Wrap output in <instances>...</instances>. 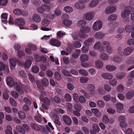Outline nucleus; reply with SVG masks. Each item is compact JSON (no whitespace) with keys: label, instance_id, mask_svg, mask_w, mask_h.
I'll list each match as a JSON object with an SVG mask.
<instances>
[{"label":"nucleus","instance_id":"obj_1","mask_svg":"<svg viewBox=\"0 0 134 134\" xmlns=\"http://www.w3.org/2000/svg\"><path fill=\"white\" fill-rule=\"evenodd\" d=\"M102 26V22L100 20H98L94 23L93 25V28L94 30L97 31L100 29Z\"/></svg>","mask_w":134,"mask_h":134},{"label":"nucleus","instance_id":"obj_2","mask_svg":"<svg viewBox=\"0 0 134 134\" xmlns=\"http://www.w3.org/2000/svg\"><path fill=\"white\" fill-rule=\"evenodd\" d=\"M74 7L77 9L82 10L85 7V4L82 2H79L75 3L74 5Z\"/></svg>","mask_w":134,"mask_h":134},{"label":"nucleus","instance_id":"obj_3","mask_svg":"<svg viewBox=\"0 0 134 134\" xmlns=\"http://www.w3.org/2000/svg\"><path fill=\"white\" fill-rule=\"evenodd\" d=\"M119 121V122L120 125L122 128L126 127L127 126V124L125 123V119L123 116H120L118 119Z\"/></svg>","mask_w":134,"mask_h":134},{"label":"nucleus","instance_id":"obj_4","mask_svg":"<svg viewBox=\"0 0 134 134\" xmlns=\"http://www.w3.org/2000/svg\"><path fill=\"white\" fill-rule=\"evenodd\" d=\"M134 50V48L131 47H127L124 49L123 53L126 55H129L133 52Z\"/></svg>","mask_w":134,"mask_h":134},{"label":"nucleus","instance_id":"obj_5","mask_svg":"<svg viewBox=\"0 0 134 134\" xmlns=\"http://www.w3.org/2000/svg\"><path fill=\"white\" fill-rule=\"evenodd\" d=\"M6 81L7 85L10 87H13L15 84L13 79L10 76L7 78Z\"/></svg>","mask_w":134,"mask_h":134},{"label":"nucleus","instance_id":"obj_6","mask_svg":"<svg viewBox=\"0 0 134 134\" xmlns=\"http://www.w3.org/2000/svg\"><path fill=\"white\" fill-rule=\"evenodd\" d=\"M94 38L93 37H90L85 40L84 42V44L86 46H90L94 43Z\"/></svg>","mask_w":134,"mask_h":134},{"label":"nucleus","instance_id":"obj_7","mask_svg":"<svg viewBox=\"0 0 134 134\" xmlns=\"http://www.w3.org/2000/svg\"><path fill=\"white\" fill-rule=\"evenodd\" d=\"M64 122L67 125H70L72 123V121L70 118L67 115H64L63 117Z\"/></svg>","mask_w":134,"mask_h":134},{"label":"nucleus","instance_id":"obj_8","mask_svg":"<svg viewBox=\"0 0 134 134\" xmlns=\"http://www.w3.org/2000/svg\"><path fill=\"white\" fill-rule=\"evenodd\" d=\"M50 43L52 45L58 47L60 46L61 45V43L60 42L55 39H52L50 40Z\"/></svg>","mask_w":134,"mask_h":134},{"label":"nucleus","instance_id":"obj_9","mask_svg":"<svg viewBox=\"0 0 134 134\" xmlns=\"http://www.w3.org/2000/svg\"><path fill=\"white\" fill-rule=\"evenodd\" d=\"M93 15L90 12L86 13L84 14L83 16V18L87 20H90L92 18Z\"/></svg>","mask_w":134,"mask_h":134},{"label":"nucleus","instance_id":"obj_10","mask_svg":"<svg viewBox=\"0 0 134 134\" xmlns=\"http://www.w3.org/2000/svg\"><path fill=\"white\" fill-rule=\"evenodd\" d=\"M116 10V8L114 7L107 8L105 10V13L107 14H110L115 12Z\"/></svg>","mask_w":134,"mask_h":134},{"label":"nucleus","instance_id":"obj_11","mask_svg":"<svg viewBox=\"0 0 134 134\" xmlns=\"http://www.w3.org/2000/svg\"><path fill=\"white\" fill-rule=\"evenodd\" d=\"M99 1L98 0H92L89 3V6L91 7H96L98 4Z\"/></svg>","mask_w":134,"mask_h":134},{"label":"nucleus","instance_id":"obj_12","mask_svg":"<svg viewBox=\"0 0 134 134\" xmlns=\"http://www.w3.org/2000/svg\"><path fill=\"white\" fill-rule=\"evenodd\" d=\"M33 20L36 23H39L41 21V19L40 16L37 14H34L32 16Z\"/></svg>","mask_w":134,"mask_h":134},{"label":"nucleus","instance_id":"obj_13","mask_svg":"<svg viewBox=\"0 0 134 134\" xmlns=\"http://www.w3.org/2000/svg\"><path fill=\"white\" fill-rule=\"evenodd\" d=\"M40 100L44 102V103H46L47 105H49L50 104V101L47 97H45L43 98L42 95H41L40 96Z\"/></svg>","mask_w":134,"mask_h":134},{"label":"nucleus","instance_id":"obj_14","mask_svg":"<svg viewBox=\"0 0 134 134\" xmlns=\"http://www.w3.org/2000/svg\"><path fill=\"white\" fill-rule=\"evenodd\" d=\"M90 30V28L87 26L83 28H81L80 29L81 32L83 33H89Z\"/></svg>","mask_w":134,"mask_h":134},{"label":"nucleus","instance_id":"obj_15","mask_svg":"<svg viewBox=\"0 0 134 134\" xmlns=\"http://www.w3.org/2000/svg\"><path fill=\"white\" fill-rule=\"evenodd\" d=\"M14 86L16 87V90L20 94H24V92L23 90L20 87L17 82H15V84Z\"/></svg>","mask_w":134,"mask_h":134},{"label":"nucleus","instance_id":"obj_16","mask_svg":"<svg viewBox=\"0 0 134 134\" xmlns=\"http://www.w3.org/2000/svg\"><path fill=\"white\" fill-rule=\"evenodd\" d=\"M63 10L67 13H70L72 12L73 9L71 6H66L64 8Z\"/></svg>","mask_w":134,"mask_h":134},{"label":"nucleus","instance_id":"obj_17","mask_svg":"<svg viewBox=\"0 0 134 134\" xmlns=\"http://www.w3.org/2000/svg\"><path fill=\"white\" fill-rule=\"evenodd\" d=\"M15 23L18 25H23L25 24L24 20L23 19H16L15 20Z\"/></svg>","mask_w":134,"mask_h":134},{"label":"nucleus","instance_id":"obj_18","mask_svg":"<svg viewBox=\"0 0 134 134\" xmlns=\"http://www.w3.org/2000/svg\"><path fill=\"white\" fill-rule=\"evenodd\" d=\"M94 36L96 38L101 39L104 37V35L103 33L98 32L95 34Z\"/></svg>","mask_w":134,"mask_h":134},{"label":"nucleus","instance_id":"obj_19","mask_svg":"<svg viewBox=\"0 0 134 134\" xmlns=\"http://www.w3.org/2000/svg\"><path fill=\"white\" fill-rule=\"evenodd\" d=\"M134 95V92L132 91H130L127 93L126 98L128 99H130Z\"/></svg>","mask_w":134,"mask_h":134},{"label":"nucleus","instance_id":"obj_20","mask_svg":"<svg viewBox=\"0 0 134 134\" xmlns=\"http://www.w3.org/2000/svg\"><path fill=\"white\" fill-rule=\"evenodd\" d=\"M102 75L103 78L107 79H110L113 78L112 75L109 73H104Z\"/></svg>","mask_w":134,"mask_h":134},{"label":"nucleus","instance_id":"obj_21","mask_svg":"<svg viewBox=\"0 0 134 134\" xmlns=\"http://www.w3.org/2000/svg\"><path fill=\"white\" fill-rule=\"evenodd\" d=\"M54 118L55 124L58 126H60V124L59 120V118L58 115L57 114H55L54 115Z\"/></svg>","mask_w":134,"mask_h":134},{"label":"nucleus","instance_id":"obj_22","mask_svg":"<svg viewBox=\"0 0 134 134\" xmlns=\"http://www.w3.org/2000/svg\"><path fill=\"white\" fill-rule=\"evenodd\" d=\"M126 7L125 8V10L124 11L121 13V16L122 18H125L129 15L130 14V11H128V10L126 9Z\"/></svg>","mask_w":134,"mask_h":134},{"label":"nucleus","instance_id":"obj_23","mask_svg":"<svg viewBox=\"0 0 134 134\" xmlns=\"http://www.w3.org/2000/svg\"><path fill=\"white\" fill-rule=\"evenodd\" d=\"M116 107L117 111L118 113H120V111L122 110L123 109V105L120 103H118L116 104Z\"/></svg>","mask_w":134,"mask_h":134},{"label":"nucleus","instance_id":"obj_24","mask_svg":"<svg viewBox=\"0 0 134 134\" xmlns=\"http://www.w3.org/2000/svg\"><path fill=\"white\" fill-rule=\"evenodd\" d=\"M105 68L108 71H113L116 69V68L115 66L110 65L106 66Z\"/></svg>","mask_w":134,"mask_h":134},{"label":"nucleus","instance_id":"obj_25","mask_svg":"<svg viewBox=\"0 0 134 134\" xmlns=\"http://www.w3.org/2000/svg\"><path fill=\"white\" fill-rule=\"evenodd\" d=\"M86 24V21L82 20H80L77 23V25L79 27H82L85 26Z\"/></svg>","mask_w":134,"mask_h":134},{"label":"nucleus","instance_id":"obj_26","mask_svg":"<svg viewBox=\"0 0 134 134\" xmlns=\"http://www.w3.org/2000/svg\"><path fill=\"white\" fill-rule=\"evenodd\" d=\"M16 129L19 132L22 134H24L25 133V131L23 128L19 125L16 127Z\"/></svg>","mask_w":134,"mask_h":134},{"label":"nucleus","instance_id":"obj_27","mask_svg":"<svg viewBox=\"0 0 134 134\" xmlns=\"http://www.w3.org/2000/svg\"><path fill=\"white\" fill-rule=\"evenodd\" d=\"M50 23V21L48 19H44L41 21V24L44 26H47Z\"/></svg>","mask_w":134,"mask_h":134},{"label":"nucleus","instance_id":"obj_28","mask_svg":"<svg viewBox=\"0 0 134 134\" xmlns=\"http://www.w3.org/2000/svg\"><path fill=\"white\" fill-rule=\"evenodd\" d=\"M88 59V57L86 54H83L80 57V60L81 62H84L87 61Z\"/></svg>","mask_w":134,"mask_h":134},{"label":"nucleus","instance_id":"obj_29","mask_svg":"<svg viewBox=\"0 0 134 134\" xmlns=\"http://www.w3.org/2000/svg\"><path fill=\"white\" fill-rule=\"evenodd\" d=\"M125 73L121 72L119 74H117L116 75V77L118 79L121 80L125 77Z\"/></svg>","mask_w":134,"mask_h":134},{"label":"nucleus","instance_id":"obj_30","mask_svg":"<svg viewBox=\"0 0 134 134\" xmlns=\"http://www.w3.org/2000/svg\"><path fill=\"white\" fill-rule=\"evenodd\" d=\"M41 81L44 86L47 87L49 84V81L46 78H44L41 80Z\"/></svg>","mask_w":134,"mask_h":134},{"label":"nucleus","instance_id":"obj_31","mask_svg":"<svg viewBox=\"0 0 134 134\" xmlns=\"http://www.w3.org/2000/svg\"><path fill=\"white\" fill-rule=\"evenodd\" d=\"M14 14L16 15H21L22 14V11L19 9H15L13 11Z\"/></svg>","mask_w":134,"mask_h":134},{"label":"nucleus","instance_id":"obj_32","mask_svg":"<svg viewBox=\"0 0 134 134\" xmlns=\"http://www.w3.org/2000/svg\"><path fill=\"white\" fill-rule=\"evenodd\" d=\"M63 24L65 26H70L72 23L71 21L69 20H64L63 21Z\"/></svg>","mask_w":134,"mask_h":134},{"label":"nucleus","instance_id":"obj_33","mask_svg":"<svg viewBox=\"0 0 134 134\" xmlns=\"http://www.w3.org/2000/svg\"><path fill=\"white\" fill-rule=\"evenodd\" d=\"M31 64V61L30 60L28 59L25 62L24 65L25 67L29 68L30 67Z\"/></svg>","mask_w":134,"mask_h":134},{"label":"nucleus","instance_id":"obj_34","mask_svg":"<svg viewBox=\"0 0 134 134\" xmlns=\"http://www.w3.org/2000/svg\"><path fill=\"white\" fill-rule=\"evenodd\" d=\"M19 117L21 119L23 120L26 117V115L25 113L22 111H19L18 112Z\"/></svg>","mask_w":134,"mask_h":134},{"label":"nucleus","instance_id":"obj_35","mask_svg":"<svg viewBox=\"0 0 134 134\" xmlns=\"http://www.w3.org/2000/svg\"><path fill=\"white\" fill-rule=\"evenodd\" d=\"M41 6L44 12L46 11L49 12L50 10V7L46 4H42Z\"/></svg>","mask_w":134,"mask_h":134},{"label":"nucleus","instance_id":"obj_36","mask_svg":"<svg viewBox=\"0 0 134 134\" xmlns=\"http://www.w3.org/2000/svg\"><path fill=\"white\" fill-rule=\"evenodd\" d=\"M36 84L37 85L38 88L41 90L44 89V87L41 82L38 81L36 80L35 81Z\"/></svg>","mask_w":134,"mask_h":134},{"label":"nucleus","instance_id":"obj_37","mask_svg":"<svg viewBox=\"0 0 134 134\" xmlns=\"http://www.w3.org/2000/svg\"><path fill=\"white\" fill-rule=\"evenodd\" d=\"M54 76L57 80L60 81L61 79V76L59 73L58 72L56 71L55 72Z\"/></svg>","mask_w":134,"mask_h":134},{"label":"nucleus","instance_id":"obj_38","mask_svg":"<svg viewBox=\"0 0 134 134\" xmlns=\"http://www.w3.org/2000/svg\"><path fill=\"white\" fill-rule=\"evenodd\" d=\"M62 74L64 76L67 77H71L72 75L70 73L66 70H63L62 71Z\"/></svg>","mask_w":134,"mask_h":134},{"label":"nucleus","instance_id":"obj_39","mask_svg":"<svg viewBox=\"0 0 134 134\" xmlns=\"http://www.w3.org/2000/svg\"><path fill=\"white\" fill-rule=\"evenodd\" d=\"M117 18V16L115 14H112L108 18V20L110 21L115 20Z\"/></svg>","mask_w":134,"mask_h":134},{"label":"nucleus","instance_id":"obj_40","mask_svg":"<svg viewBox=\"0 0 134 134\" xmlns=\"http://www.w3.org/2000/svg\"><path fill=\"white\" fill-rule=\"evenodd\" d=\"M10 64L13 67L16 66V62L15 60L13 58H10L9 60Z\"/></svg>","mask_w":134,"mask_h":134},{"label":"nucleus","instance_id":"obj_41","mask_svg":"<svg viewBox=\"0 0 134 134\" xmlns=\"http://www.w3.org/2000/svg\"><path fill=\"white\" fill-rule=\"evenodd\" d=\"M96 66L98 68H100L102 67L103 64L101 61L98 60L95 63Z\"/></svg>","mask_w":134,"mask_h":134},{"label":"nucleus","instance_id":"obj_42","mask_svg":"<svg viewBox=\"0 0 134 134\" xmlns=\"http://www.w3.org/2000/svg\"><path fill=\"white\" fill-rule=\"evenodd\" d=\"M74 108L78 112H80L81 109L82 107L81 106L80 104H76L74 105Z\"/></svg>","mask_w":134,"mask_h":134},{"label":"nucleus","instance_id":"obj_43","mask_svg":"<svg viewBox=\"0 0 134 134\" xmlns=\"http://www.w3.org/2000/svg\"><path fill=\"white\" fill-rule=\"evenodd\" d=\"M5 68L8 70V66H5L3 63L0 62V70L3 71Z\"/></svg>","mask_w":134,"mask_h":134},{"label":"nucleus","instance_id":"obj_44","mask_svg":"<svg viewBox=\"0 0 134 134\" xmlns=\"http://www.w3.org/2000/svg\"><path fill=\"white\" fill-rule=\"evenodd\" d=\"M31 126L33 129L37 131H38L40 130V128L34 123H32L31 124Z\"/></svg>","mask_w":134,"mask_h":134},{"label":"nucleus","instance_id":"obj_45","mask_svg":"<svg viewBox=\"0 0 134 134\" xmlns=\"http://www.w3.org/2000/svg\"><path fill=\"white\" fill-rule=\"evenodd\" d=\"M118 83L116 79H113L109 81L110 84L112 86H115Z\"/></svg>","mask_w":134,"mask_h":134},{"label":"nucleus","instance_id":"obj_46","mask_svg":"<svg viewBox=\"0 0 134 134\" xmlns=\"http://www.w3.org/2000/svg\"><path fill=\"white\" fill-rule=\"evenodd\" d=\"M11 93L12 96L14 98L17 99L18 98V94L16 91H12L11 92Z\"/></svg>","mask_w":134,"mask_h":134},{"label":"nucleus","instance_id":"obj_47","mask_svg":"<svg viewBox=\"0 0 134 134\" xmlns=\"http://www.w3.org/2000/svg\"><path fill=\"white\" fill-rule=\"evenodd\" d=\"M124 89V86L121 84L119 85H118L117 88V91L120 92H122L123 91Z\"/></svg>","mask_w":134,"mask_h":134},{"label":"nucleus","instance_id":"obj_48","mask_svg":"<svg viewBox=\"0 0 134 134\" xmlns=\"http://www.w3.org/2000/svg\"><path fill=\"white\" fill-rule=\"evenodd\" d=\"M41 56H40L37 54L34 55V59L35 61L37 62H40L41 60Z\"/></svg>","mask_w":134,"mask_h":134},{"label":"nucleus","instance_id":"obj_49","mask_svg":"<svg viewBox=\"0 0 134 134\" xmlns=\"http://www.w3.org/2000/svg\"><path fill=\"white\" fill-rule=\"evenodd\" d=\"M23 100L24 103L29 105H30L31 104V100L27 98H24Z\"/></svg>","mask_w":134,"mask_h":134},{"label":"nucleus","instance_id":"obj_50","mask_svg":"<svg viewBox=\"0 0 134 134\" xmlns=\"http://www.w3.org/2000/svg\"><path fill=\"white\" fill-rule=\"evenodd\" d=\"M88 89L90 91H94L95 88L94 85L92 84H88Z\"/></svg>","mask_w":134,"mask_h":134},{"label":"nucleus","instance_id":"obj_51","mask_svg":"<svg viewBox=\"0 0 134 134\" xmlns=\"http://www.w3.org/2000/svg\"><path fill=\"white\" fill-rule=\"evenodd\" d=\"M101 43L100 42H96L94 46V48L95 49H99L100 47Z\"/></svg>","mask_w":134,"mask_h":134},{"label":"nucleus","instance_id":"obj_52","mask_svg":"<svg viewBox=\"0 0 134 134\" xmlns=\"http://www.w3.org/2000/svg\"><path fill=\"white\" fill-rule=\"evenodd\" d=\"M35 120L37 122H41L42 121L41 118L39 116L36 115L34 117Z\"/></svg>","mask_w":134,"mask_h":134},{"label":"nucleus","instance_id":"obj_53","mask_svg":"<svg viewBox=\"0 0 134 134\" xmlns=\"http://www.w3.org/2000/svg\"><path fill=\"white\" fill-rule=\"evenodd\" d=\"M86 46H83L82 49L81 51L83 53H86L88 52L89 50V48Z\"/></svg>","mask_w":134,"mask_h":134},{"label":"nucleus","instance_id":"obj_54","mask_svg":"<svg viewBox=\"0 0 134 134\" xmlns=\"http://www.w3.org/2000/svg\"><path fill=\"white\" fill-rule=\"evenodd\" d=\"M32 71L34 73H37L38 72L39 69L37 66H34L32 68Z\"/></svg>","mask_w":134,"mask_h":134},{"label":"nucleus","instance_id":"obj_55","mask_svg":"<svg viewBox=\"0 0 134 134\" xmlns=\"http://www.w3.org/2000/svg\"><path fill=\"white\" fill-rule=\"evenodd\" d=\"M100 57L101 59L104 60H107L108 59V57L107 55L104 53H102L100 54Z\"/></svg>","mask_w":134,"mask_h":134},{"label":"nucleus","instance_id":"obj_56","mask_svg":"<svg viewBox=\"0 0 134 134\" xmlns=\"http://www.w3.org/2000/svg\"><path fill=\"white\" fill-rule=\"evenodd\" d=\"M29 78L30 81L32 83H35V79L34 77L30 73L28 74Z\"/></svg>","mask_w":134,"mask_h":134},{"label":"nucleus","instance_id":"obj_57","mask_svg":"<svg viewBox=\"0 0 134 134\" xmlns=\"http://www.w3.org/2000/svg\"><path fill=\"white\" fill-rule=\"evenodd\" d=\"M65 98L68 102H70L71 100V96L68 94H66L65 96Z\"/></svg>","mask_w":134,"mask_h":134},{"label":"nucleus","instance_id":"obj_58","mask_svg":"<svg viewBox=\"0 0 134 134\" xmlns=\"http://www.w3.org/2000/svg\"><path fill=\"white\" fill-rule=\"evenodd\" d=\"M57 34L58 37H61L65 35V33L63 31H59L57 32Z\"/></svg>","mask_w":134,"mask_h":134},{"label":"nucleus","instance_id":"obj_59","mask_svg":"<svg viewBox=\"0 0 134 134\" xmlns=\"http://www.w3.org/2000/svg\"><path fill=\"white\" fill-rule=\"evenodd\" d=\"M79 72L80 74L84 76H86L88 75L87 72L82 69L79 70Z\"/></svg>","mask_w":134,"mask_h":134},{"label":"nucleus","instance_id":"obj_60","mask_svg":"<svg viewBox=\"0 0 134 134\" xmlns=\"http://www.w3.org/2000/svg\"><path fill=\"white\" fill-rule=\"evenodd\" d=\"M8 3V0H0V5L2 6L5 5Z\"/></svg>","mask_w":134,"mask_h":134},{"label":"nucleus","instance_id":"obj_61","mask_svg":"<svg viewBox=\"0 0 134 134\" xmlns=\"http://www.w3.org/2000/svg\"><path fill=\"white\" fill-rule=\"evenodd\" d=\"M97 104L101 108H103L105 105L104 103L101 100H98L97 102Z\"/></svg>","mask_w":134,"mask_h":134},{"label":"nucleus","instance_id":"obj_62","mask_svg":"<svg viewBox=\"0 0 134 134\" xmlns=\"http://www.w3.org/2000/svg\"><path fill=\"white\" fill-rule=\"evenodd\" d=\"M127 44L129 45H132L134 44V39H128L127 41Z\"/></svg>","mask_w":134,"mask_h":134},{"label":"nucleus","instance_id":"obj_63","mask_svg":"<svg viewBox=\"0 0 134 134\" xmlns=\"http://www.w3.org/2000/svg\"><path fill=\"white\" fill-rule=\"evenodd\" d=\"M114 60L117 63H120L121 62L122 59L118 56H115L114 58Z\"/></svg>","mask_w":134,"mask_h":134},{"label":"nucleus","instance_id":"obj_64","mask_svg":"<svg viewBox=\"0 0 134 134\" xmlns=\"http://www.w3.org/2000/svg\"><path fill=\"white\" fill-rule=\"evenodd\" d=\"M126 62L128 64L133 63H134V58L133 57H131L127 60Z\"/></svg>","mask_w":134,"mask_h":134}]
</instances>
